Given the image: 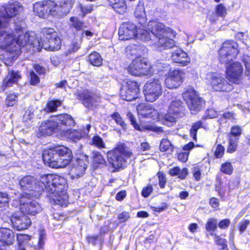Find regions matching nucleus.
<instances>
[{
    "label": "nucleus",
    "instance_id": "nucleus-1",
    "mask_svg": "<svg viewBox=\"0 0 250 250\" xmlns=\"http://www.w3.org/2000/svg\"><path fill=\"white\" fill-rule=\"evenodd\" d=\"M19 186L24 191L22 195L24 196L39 198L44 192L54 204L63 206L68 202L66 181L58 175H44L41 177L40 181L33 176H25L19 181Z\"/></svg>",
    "mask_w": 250,
    "mask_h": 250
},
{
    "label": "nucleus",
    "instance_id": "nucleus-2",
    "mask_svg": "<svg viewBox=\"0 0 250 250\" xmlns=\"http://www.w3.org/2000/svg\"><path fill=\"white\" fill-rule=\"evenodd\" d=\"M9 25L0 26V48L6 50L11 53L18 55L20 53V47L29 44L30 35L27 33L22 34L21 28L16 29L18 34L16 38L13 31L8 27Z\"/></svg>",
    "mask_w": 250,
    "mask_h": 250
},
{
    "label": "nucleus",
    "instance_id": "nucleus-3",
    "mask_svg": "<svg viewBox=\"0 0 250 250\" xmlns=\"http://www.w3.org/2000/svg\"><path fill=\"white\" fill-rule=\"evenodd\" d=\"M72 158L71 150L62 146L45 150L42 153L44 163L52 168L64 167L70 163Z\"/></svg>",
    "mask_w": 250,
    "mask_h": 250
},
{
    "label": "nucleus",
    "instance_id": "nucleus-4",
    "mask_svg": "<svg viewBox=\"0 0 250 250\" xmlns=\"http://www.w3.org/2000/svg\"><path fill=\"white\" fill-rule=\"evenodd\" d=\"M147 28L151 34L158 40L157 46L161 49L173 48L175 42L168 37H174L175 32L170 28L156 21H151L147 24Z\"/></svg>",
    "mask_w": 250,
    "mask_h": 250
},
{
    "label": "nucleus",
    "instance_id": "nucleus-5",
    "mask_svg": "<svg viewBox=\"0 0 250 250\" xmlns=\"http://www.w3.org/2000/svg\"><path fill=\"white\" fill-rule=\"evenodd\" d=\"M73 122L69 114H62L52 116L48 120L43 122L39 128V136H49L56 132H60L65 129L66 125H71Z\"/></svg>",
    "mask_w": 250,
    "mask_h": 250
},
{
    "label": "nucleus",
    "instance_id": "nucleus-6",
    "mask_svg": "<svg viewBox=\"0 0 250 250\" xmlns=\"http://www.w3.org/2000/svg\"><path fill=\"white\" fill-rule=\"evenodd\" d=\"M43 33L44 35L43 42L36 39L33 41L34 37L30 36L29 44L32 45L33 48L38 51H40L42 48L50 51H56L61 48V39L53 29H45L43 30Z\"/></svg>",
    "mask_w": 250,
    "mask_h": 250
},
{
    "label": "nucleus",
    "instance_id": "nucleus-7",
    "mask_svg": "<svg viewBox=\"0 0 250 250\" xmlns=\"http://www.w3.org/2000/svg\"><path fill=\"white\" fill-rule=\"evenodd\" d=\"M132 155V152L124 144H119L115 148L107 153L108 162L116 169L122 167L126 159Z\"/></svg>",
    "mask_w": 250,
    "mask_h": 250
},
{
    "label": "nucleus",
    "instance_id": "nucleus-8",
    "mask_svg": "<svg viewBox=\"0 0 250 250\" xmlns=\"http://www.w3.org/2000/svg\"><path fill=\"white\" fill-rule=\"evenodd\" d=\"M183 97L193 114H196L205 105V101L192 88L183 93Z\"/></svg>",
    "mask_w": 250,
    "mask_h": 250
},
{
    "label": "nucleus",
    "instance_id": "nucleus-9",
    "mask_svg": "<svg viewBox=\"0 0 250 250\" xmlns=\"http://www.w3.org/2000/svg\"><path fill=\"white\" fill-rule=\"evenodd\" d=\"M237 43L232 41L224 42L218 51L219 60L222 63L227 64L238 55Z\"/></svg>",
    "mask_w": 250,
    "mask_h": 250
},
{
    "label": "nucleus",
    "instance_id": "nucleus-10",
    "mask_svg": "<svg viewBox=\"0 0 250 250\" xmlns=\"http://www.w3.org/2000/svg\"><path fill=\"white\" fill-rule=\"evenodd\" d=\"M129 74L134 76H147L151 74V65L146 59L139 57L133 60L127 68Z\"/></svg>",
    "mask_w": 250,
    "mask_h": 250
},
{
    "label": "nucleus",
    "instance_id": "nucleus-11",
    "mask_svg": "<svg viewBox=\"0 0 250 250\" xmlns=\"http://www.w3.org/2000/svg\"><path fill=\"white\" fill-rule=\"evenodd\" d=\"M144 95L146 100L153 102L162 93L161 82L159 79H150L144 85Z\"/></svg>",
    "mask_w": 250,
    "mask_h": 250
},
{
    "label": "nucleus",
    "instance_id": "nucleus-12",
    "mask_svg": "<svg viewBox=\"0 0 250 250\" xmlns=\"http://www.w3.org/2000/svg\"><path fill=\"white\" fill-rule=\"evenodd\" d=\"M207 79L211 84L212 89L216 91H229L232 86L219 73H210L207 75Z\"/></svg>",
    "mask_w": 250,
    "mask_h": 250
},
{
    "label": "nucleus",
    "instance_id": "nucleus-13",
    "mask_svg": "<svg viewBox=\"0 0 250 250\" xmlns=\"http://www.w3.org/2000/svg\"><path fill=\"white\" fill-rule=\"evenodd\" d=\"M139 91V86L137 82L127 81L121 88L120 96L124 100L131 101L138 98Z\"/></svg>",
    "mask_w": 250,
    "mask_h": 250
},
{
    "label": "nucleus",
    "instance_id": "nucleus-14",
    "mask_svg": "<svg viewBox=\"0 0 250 250\" xmlns=\"http://www.w3.org/2000/svg\"><path fill=\"white\" fill-rule=\"evenodd\" d=\"M24 196V195H21L20 198V209L24 213L31 215H35L42 211L40 205L36 201L31 200L30 197Z\"/></svg>",
    "mask_w": 250,
    "mask_h": 250
},
{
    "label": "nucleus",
    "instance_id": "nucleus-15",
    "mask_svg": "<svg viewBox=\"0 0 250 250\" xmlns=\"http://www.w3.org/2000/svg\"><path fill=\"white\" fill-rule=\"evenodd\" d=\"M2 17L4 18L5 25H9L11 18L16 16L22 10L23 8L19 2H9L5 6L0 7Z\"/></svg>",
    "mask_w": 250,
    "mask_h": 250
},
{
    "label": "nucleus",
    "instance_id": "nucleus-16",
    "mask_svg": "<svg viewBox=\"0 0 250 250\" xmlns=\"http://www.w3.org/2000/svg\"><path fill=\"white\" fill-rule=\"evenodd\" d=\"M185 73L182 70L175 69L169 71L165 80V84L169 89L177 88L183 82Z\"/></svg>",
    "mask_w": 250,
    "mask_h": 250
},
{
    "label": "nucleus",
    "instance_id": "nucleus-17",
    "mask_svg": "<svg viewBox=\"0 0 250 250\" xmlns=\"http://www.w3.org/2000/svg\"><path fill=\"white\" fill-rule=\"evenodd\" d=\"M10 220L13 227L18 230L27 229L31 224V219L26 215L20 213L12 214Z\"/></svg>",
    "mask_w": 250,
    "mask_h": 250
},
{
    "label": "nucleus",
    "instance_id": "nucleus-18",
    "mask_svg": "<svg viewBox=\"0 0 250 250\" xmlns=\"http://www.w3.org/2000/svg\"><path fill=\"white\" fill-rule=\"evenodd\" d=\"M55 2L51 0H45L35 3L33 6L35 13L40 17H44L48 15L53 16Z\"/></svg>",
    "mask_w": 250,
    "mask_h": 250
},
{
    "label": "nucleus",
    "instance_id": "nucleus-19",
    "mask_svg": "<svg viewBox=\"0 0 250 250\" xmlns=\"http://www.w3.org/2000/svg\"><path fill=\"white\" fill-rule=\"evenodd\" d=\"M136 26L131 21L125 22L120 25L118 34L121 40H128L134 38L137 32Z\"/></svg>",
    "mask_w": 250,
    "mask_h": 250
},
{
    "label": "nucleus",
    "instance_id": "nucleus-20",
    "mask_svg": "<svg viewBox=\"0 0 250 250\" xmlns=\"http://www.w3.org/2000/svg\"><path fill=\"white\" fill-rule=\"evenodd\" d=\"M75 0H60L59 4L55 2L53 17L61 18L66 16L73 7Z\"/></svg>",
    "mask_w": 250,
    "mask_h": 250
},
{
    "label": "nucleus",
    "instance_id": "nucleus-21",
    "mask_svg": "<svg viewBox=\"0 0 250 250\" xmlns=\"http://www.w3.org/2000/svg\"><path fill=\"white\" fill-rule=\"evenodd\" d=\"M243 68L239 62H233L227 67V76L229 80L236 83L241 78Z\"/></svg>",
    "mask_w": 250,
    "mask_h": 250
},
{
    "label": "nucleus",
    "instance_id": "nucleus-22",
    "mask_svg": "<svg viewBox=\"0 0 250 250\" xmlns=\"http://www.w3.org/2000/svg\"><path fill=\"white\" fill-rule=\"evenodd\" d=\"M127 117L130 121L131 125H133V127L136 130H140L142 131L145 130H151L157 133H162L163 132L162 127L156 126L153 125H144L142 127H140L136 122L135 117L130 112H127Z\"/></svg>",
    "mask_w": 250,
    "mask_h": 250
},
{
    "label": "nucleus",
    "instance_id": "nucleus-23",
    "mask_svg": "<svg viewBox=\"0 0 250 250\" xmlns=\"http://www.w3.org/2000/svg\"><path fill=\"white\" fill-rule=\"evenodd\" d=\"M86 167L87 165L83 160L77 159L75 162L73 163L71 169L70 173L72 178L73 179L78 178L83 176Z\"/></svg>",
    "mask_w": 250,
    "mask_h": 250
},
{
    "label": "nucleus",
    "instance_id": "nucleus-24",
    "mask_svg": "<svg viewBox=\"0 0 250 250\" xmlns=\"http://www.w3.org/2000/svg\"><path fill=\"white\" fill-rule=\"evenodd\" d=\"M69 117L71 119L73 124L70 125H66L65 129L62 130L61 134L65 136L74 142H77L83 137V134L81 131L71 129V127L75 125V122L70 115H69Z\"/></svg>",
    "mask_w": 250,
    "mask_h": 250
},
{
    "label": "nucleus",
    "instance_id": "nucleus-25",
    "mask_svg": "<svg viewBox=\"0 0 250 250\" xmlns=\"http://www.w3.org/2000/svg\"><path fill=\"white\" fill-rule=\"evenodd\" d=\"M83 100V104L87 108L96 106L100 102V97L96 94L84 92L80 95Z\"/></svg>",
    "mask_w": 250,
    "mask_h": 250
},
{
    "label": "nucleus",
    "instance_id": "nucleus-26",
    "mask_svg": "<svg viewBox=\"0 0 250 250\" xmlns=\"http://www.w3.org/2000/svg\"><path fill=\"white\" fill-rule=\"evenodd\" d=\"M172 61L182 66H186L190 62V58L188 54L180 48H177L171 55Z\"/></svg>",
    "mask_w": 250,
    "mask_h": 250
},
{
    "label": "nucleus",
    "instance_id": "nucleus-27",
    "mask_svg": "<svg viewBox=\"0 0 250 250\" xmlns=\"http://www.w3.org/2000/svg\"><path fill=\"white\" fill-rule=\"evenodd\" d=\"M138 113L145 118H152L157 114V111L149 104H141L137 107Z\"/></svg>",
    "mask_w": 250,
    "mask_h": 250
},
{
    "label": "nucleus",
    "instance_id": "nucleus-28",
    "mask_svg": "<svg viewBox=\"0 0 250 250\" xmlns=\"http://www.w3.org/2000/svg\"><path fill=\"white\" fill-rule=\"evenodd\" d=\"M15 235L13 231L7 228L0 229V241L7 245L13 243Z\"/></svg>",
    "mask_w": 250,
    "mask_h": 250
},
{
    "label": "nucleus",
    "instance_id": "nucleus-29",
    "mask_svg": "<svg viewBox=\"0 0 250 250\" xmlns=\"http://www.w3.org/2000/svg\"><path fill=\"white\" fill-rule=\"evenodd\" d=\"M185 110L183 103L178 99H175L171 102L168 109L170 113H172L174 115H177L179 117L185 115Z\"/></svg>",
    "mask_w": 250,
    "mask_h": 250
},
{
    "label": "nucleus",
    "instance_id": "nucleus-30",
    "mask_svg": "<svg viewBox=\"0 0 250 250\" xmlns=\"http://www.w3.org/2000/svg\"><path fill=\"white\" fill-rule=\"evenodd\" d=\"M20 78L21 75L19 72L13 70L9 71L8 75L3 80L1 88L5 90V88L11 86L13 84L16 83Z\"/></svg>",
    "mask_w": 250,
    "mask_h": 250
},
{
    "label": "nucleus",
    "instance_id": "nucleus-31",
    "mask_svg": "<svg viewBox=\"0 0 250 250\" xmlns=\"http://www.w3.org/2000/svg\"><path fill=\"white\" fill-rule=\"evenodd\" d=\"M109 5L117 13L120 14L124 13L126 9V5L125 0H107Z\"/></svg>",
    "mask_w": 250,
    "mask_h": 250
},
{
    "label": "nucleus",
    "instance_id": "nucleus-32",
    "mask_svg": "<svg viewBox=\"0 0 250 250\" xmlns=\"http://www.w3.org/2000/svg\"><path fill=\"white\" fill-rule=\"evenodd\" d=\"M135 16L138 19L139 22L144 25L146 22V16L144 6L143 3L139 2L137 5L134 12Z\"/></svg>",
    "mask_w": 250,
    "mask_h": 250
},
{
    "label": "nucleus",
    "instance_id": "nucleus-33",
    "mask_svg": "<svg viewBox=\"0 0 250 250\" xmlns=\"http://www.w3.org/2000/svg\"><path fill=\"white\" fill-rule=\"evenodd\" d=\"M143 49L138 44H131L127 46L125 49L126 54L128 57H137L141 56Z\"/></svg>",
    "mask_w": 250,
    "mask_h": 250
},
{
    "label": "nucleus",
    "instance_id": "nucleus-34",
    "mask_svg": "<svg viewBox=\"0 0 250 250\" xmlns=\"http://www.w3.org/2000/svg\"><path fill=\"white\" fill-rule=\"evenodd\" d=\"M83 36V32L81 35L76 34L75 38L70 45V47L68 49L69 53L76 52L80 48Z\"/></svg>",
    "mask_w": 250,
    "mask_h": 250
},
{
    "label": "nucleus",
    "instance_id": "nucleus-35",
    "mask_svg": "<svg viewBox=\"0 0 250 250\" xmlns=\"http://www.w3.org/2000/svg\"><path fill=\"white\" fill-rule=\"evenodd\" d=\"M93 163L95 168L105 165L106 161L102 155V154L98 151H93L92 152Z\"/></svg>",
    "mask_w": 250,
    "mask_h": 250
},
{
    "label": "nucleus",
    "instance_id": "nucleus-36",
    "mask_svg": "<svg viewBox=\"0 0 250 250\" xmlns=\"http://www.w3.org/2000/svg\"><path fill=\"white\" fill-rule=\"evenodd\" d=\"M168 173L171 176H178L179 178L184 179L188 174V169L184 168L181 170L179 167H176L169 169Z\"/></svg>",
    "mask_w": 250,
    "mask_h": 250
},
{
    "label": "nucleus",
    "instance_id": "nucleus-37",
    "mask_svg": "<svg viewBox=\"0 0 250 250\" xmlns=\"http://www.w3.org/2000/svg\"><path fill=\"white\" fill-rule=\"evenodd\" d=\"M88 61L92 65L95 66H100L103 62V59L100 54L97 52H93L89 55Z\"/></svg>",
    "mask_w": 250,
    "mask_h": 250
},
{
    "label": "nucleus",
    "instance_id": "nucleus-38",
    "mask_svg": "<svg viewBox=\"0 0 250 250\" xmlns=\"http://www.w3.org/2000/svg\"><path fill=\"white\" fill-rule=\"evenodd\" d=\"M169 69V65L164 61L157 62L151 66V74L154 71L162 72L168 71Z\"/></svg>",
    "mask_w": 250,
    "mask_h": 250
},
{
    "label": "nucleus",
    "instance_id": "nucleus-39",
    "mask_svg": "<svg viewBox=\"0 0 250 250\" xmlns=\"http://www.w3.org/2000/svg\"><path fill=\"white\" fill-rule=\"evenodd\" d=\"M179 116L177 115H174L172 113H170L168 110V113L165 114L162 119V123L168 126H170L173 123L176 122V119Z\"/></svg>",
    "mask_w": 250,
    "mask_h": 250
},
{
    "label": "nucleus",
    "instance_id": "nucleus-40",
    "mask_svg": "<svg viewBox=\"0 0 250 250\" xmlns=\"http://www.w3.org/2000/svg\"><path fill=\"white\" fill-rule=\"evenodd\" d=\"M70 21L72 23L70 26L74 28L77 32H81L85 27H86L84 25V23L81 21L76 17H72L70 18ZM78 33L79 32H77L76 34H78Z\"/></svg>",
    "mask_w": 250,
    "mask_h": 250
},
{
    "label": "nucleus",
    "instance_id": "nucleus-41",
    "mask_svg": "<svg viewBox=\"0 0 250 250\" xmlns=\"http://www.w3.org/2000/svg\"><path fill=\"white\" fill-rule=\"evenodd\" d=\"M135 37L144 42L152 40L149 32L146 30L143 29L139 30V31H137Z\"/></svg>",
    "mask_w": 250,
    "mask_h": 250
},
{
    "label": "nucleus",
    "instance_id": "nucleus-42",
    "mask_svg": "<svg viewBox=\"0 0 250 250\" xmlns=\"http://www.w3.org/2000/svg\"><path fill=\"white\" fill-rule=\"evenodd\" d=\"M8 195L6 192H0V211L4 210L8 206Z\"/></svg>",
    "mask_w": 250,
    "mask_h": 250
},
{
    "label": "nucleus",
    "instance_id": "nucleus-43",
    "mask_svg": "<svg viewBox=\"0 0 250 250\" xmlns=\"http://www.w3.org/2000/svg\"><path fill=\"white\" fill-rule=\"evenodd\" d=\"M238 140V138H233L232 136H229V145L227 150V152L233 153L236 150Z\"/></svg>",
    "mask_w": 250,
    "mask_h": 250
},
{
    "label": "nucleus",
    "instance_id": "nucleus-44",
    "mask_svg": "<svg viewBox=\"0 0 250 250\" xmlns=\"http://www.w3.org/2000/svg\"><path fill=\"white\" fill-rule=\"evenodd\" d=\"M62 104V102L59 100H54L49 101L47 104V109L49 112H54L57 109V108Z\"/></svg>",
    "mask_w": 250,
    "mask_h": 250
},
{
    "label": "nucleus",
    "instance_id": "nucleus-45",
    "mask_svg": "<svg viewBox=\"0 0 250 250\" xmlns=\"http://www.w3.org/2000/svg\"><path fill=\"white\" fill-rule=\"evenodd\" d=\"M90 144L99 148L105 147V144L103 139L98 135L95 136L92 138L91 142L90 143Z\"/></svg>",
    "mask_w": 250,
    "mask_h": 250
},
{
    "label": "nucleus",
    "instance_id": "nucleus-46",
    "mask_svg": "<svg viewBox=\"0 0 250 250\" xmlns=\"http://www.w3.org/2000/svg\"><path fill=\"white\" fill-rule=\"evenodd\" d=\"M203 123L199 121L194 123L190 130V136L194 140H197V131L202 126Z\"/></svg>",
    "mask_w": 250,
    "mask_h": 250
},
{
    "label": "nucleus",
    "instance_id": "nucleus-47",
    "mask_svg": "<svg viewBox=\"0 0 250 250\" xmlns=\"http://www.w3.org/2000/svg\"><path fill=\"white\" fill-rule=\"evenodd\" d=\"M217 221L214 218H210L206 224V229L208 231H214L217 229Z\"/></svg>",
    "mask_w": 250,
    "mask_h": 250
},
{
    "label": "nucleus",
    "instance_id": "nucleus-48",
    "mask_svg": "<svg viewBox=\"0 0 250 250\" xmlns=\"http://www.w3.org/2000/svg\"><path fill=\"white\" fill-rule=\"evenodd\" d=\"M111 118L115 122L120 125L123 129L126 128V124L123 120L121 115L118 112H114L111 115Z\"/></svg>",
    "mask_w": 250,
    "mask_h": 250
},
{
    "label": "nucleus",
    "instance_id": "nucleus-49",
    "mask_svg": "<svg viewBox=\"0 0 250 250\" xmlns=\"http://www.w3.org/2000/svg\"><path fill=\"white\" fill-rule=\"evenodd\" d=\"M18 95L15 94L8 95L5 100V104L8 106H12L16 104L17 101Z\"/></svg>",
    "mask_w": 250,
    "mask_h": 250
},
{
    "label": "nucleus",
    "instance_id": "nucleus-50",
    "mask_svg": "<svg viewBox=\"0 0 250 250\" xmlns=\"http://www.w3.org/2000/svg\"><path fill=\"white\" fill-rule=\"evenodd\" d=\"M221 170L222 172L230 175L232 173V166L229 162H226L222 165Z\"/></svg>",
    "mask_w": 250,
    "mask_h": 250
},
{
    "label": "nucleus",
    "instance_id": "nucleus-51",
    "mask_svg": "<svg viewBox=\"0 0 250 250\" xmlns=\"http://www.w3.org/2000/svg\"><path fill=\"white\" fill-rule=\"evenodd\" d=\"M39 238L38 242V246L39 248H42L45 243V240L46 239V232L44 229H41L39 230Z\"/></svg>",
    "mask_w": 250,
    "mask_h": 250
},
{
    "label": "nucleus",
    "instance_id": "nucleus-52",
    "mask_svg": "<svg viewBox=\"0 0 250 250\" xmlns=\"http://www.w3.org/2000/svg\"><path fill=\"white\" fill-rule=\"evenodd\" d=\"M242 130L241 128L239 126H234L231 127L230 135L233 138H238L242 134Z\"/></svg>",
    "mask_w": 250,
    "mask_h": 250
},
{
    "label": "nucleus",
    "instance_id": "nucleus-53",
    "mask_svg": "<svg viewBox=\"0 0 250 250\" xmlns=\"http://www.w3.org/2000/svg\"><path fill=\"white\" fill-rule=\"evenodd\" d=\"M170 146V142L167 139H163L160 145V149L161 151H166L168 149Z\"/></svg>",
    "mask_w": 250,
    "mask_h": 250
},
{
    "label": "nucleus",
    "instance_id": "nucleus-54",
    "mask_svg": "<svg viewBox=\"0 0 250 250\" xmlns=\"http://www.w3.org/2000/svg\"><path fill=\"white\" fill-rule=\"evenodd\" d=\"M225 148L221 145H218L214 152V156L216 158L222 157L224 154Z\"/></svg>",
    "mask_w": 250,
    "mask_h": 250
},
{
    "label": "nucleus",
    "instance_id": "nucleus-55",
    "mask_svg": "<svg viewBox=\"0 0 250 250\" xmlns=\"http://www.w3.org/2000/svg\"><path fill=\"white\" fill-rule=\"evenodd\" d=\"M216 14L220 17H224L227 14V10L222 4H218L216 8Z\"/></svg>",
    "mask_w": 250,
    "mask_h": 250
},
{
    "label": "nucleus",
    "instance_id": "nucleus-56",
    "mask_svg": "<svg viewBox=\"0 0 250 250\" xmlns=\"http://www.w3.org/2000/svg\"><path fill=\"white\" fill-rule=\"evenodd\" d=\"M30 236L28 235L25 234H18L17 236V239L20 245L21 246L22 243L30 240Z\"/></svg>",
    "mask_w": 250,
    "mask_h": 250
},
{
    "label": "nucleus",
    "instance_id": "nucleus-57",
    "mask_svg": "<svg viewBox=\"0 0 250 250\" xmlns=\"http://www.w3.org/2000/svg\"><path fill=\"white\" fill-rule=\"evenodd\" d=\"M79 7L83 16L86 14L90 13L93 10L92 6L91 5H86L81 3L79 4Z\"/></svg>",
    "mask_w": 250,
    "mask_h": 250
},
{
    "label": "nucleus",
    "instance_id": "nucleus-58",
    "mask_svg": "<svg viewBox=\"0 0 250 250\" xmlns=\"http://www.w3.org/2000/svg\"><path fill=\"white\" fill-rule=\"evenodd\" d=\"M129 218L130 214L127 211H123L118 215V219L120 220L121 223L126 222Z\"/></svg>",
    "mask_w": 250,
    "mask_h": 250
},
{
    "label": "nucleus",
    "instance_id": "nucleus-59",
    "mask_svg": "<svg viewBox=\"0 0 250 250\" xmlns=\"http://www.w3.org/2000/svg\"><path fill=\"white\" fill-rule=\"evenodd\" d=\"M34 115V112L30 109H27L23 116L22 120L24 122H27L33 118Z\"/></svg>",
    "mask_w": 250,
    "mask_h": 250
},
{
    "label": "nucleus",
    "instance_id": "nucleus-60",
    "mask_svg": "<svg viewBox=\"0 0 250 250\" xmlns=\"http://www.w3.org/2000/svg\"><path fill=\"white\" fill-rule=\"evenodd\" d=\"M40 79L39 77L33 72L32 71L30 73V83L31 85H34L39 83Z\"/></svg>",
    "mask_w": 250,
    "mask_h": 250
},
{
    "label": "nucleus",
    "instance_id": "nucleus-61",
    "mask_svg": "<svg viewBox=\"0 0 250 250\" xmlns=\"http://www.w3.org/2000/svg\"><path fill=\"white\" fill-rule=\"evenodd\" d=\"M215 242L217 245L222 246V249L223 250H228L227 249V241L225 239L220 238L219 236L217 237V238L215 239Z\"/></svg>",
    "mask_w": 250,
    "mask_h": 250
},
{
    "label": "nucleus",
    "instance_id": "nucleus-62",
    "mask_svg": "<svg viewBox=\"0 0 250 250\" xmlns=\"http://www.w3.org/2000/svg\"><path fill=\"white\" fill-rule=\"evenodd\" d=\"M192 173H193V175L196 181L200 180L201 170L198 166H195L192 168Z\"/></svg>",
    "mask_w": 250,
    "mask_h": 250
},
{
    "label": "nucleus",
    "instance_id": "nucleus-63",
    "mask_svg": "<svg viewBox=\"0 0 250 250\" xmlns=\"http://www.w3.org/2000/svg\"><path fill=\"white\" fill-rule=\"evenodd\" d=\"M153 188L151 185H148L144 188L142 191V195L144 197H147L152 191Z\"/></svg>",
    "mask_w": 250,
    "mask_h": 250
},
{
    "label": "nucleus",
    "instance_id": "nucleus-64",
    "mask_svg": "<svg viewBox=\"0 0 250 250\" xmlns=\"http://www.w3.org/2000/svg\"><path fill=\"white\" fill-rule=\"evenodd\" d=\"M250 221L249 220H245L239 223V230L241 233L244 232L247 227L250 225Z\"/></svg>",
    "mask_w": 250,
    "mask_h": 250
}]
</instances>
